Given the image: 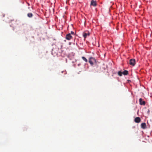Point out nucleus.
Instances as JSON below:
<instances>
[{
	"instance_id": "obj_10",
	"label": "nucleus",
	"mask_w": 152,
	"mask_h": 152,
	"mask_svg": "<svg viewBox=\"0 0 152 152\" xmlns=\"http://www.w3.org/2000/svg\"><path fill=\"white\" fill-rule=\"evenodd\" d=\"M33 16V14L31 13H29L27 14V16L29 18H31Z\"/></svg>"
},
{
	"instance_id": "obj_2",
	"label": "nucleus",
	"mask_w": 152,
	"mask_h": 152,
	"mask_svg": "<svg viewBox=\"0 0 152 152\" xmlns=\"http://www.w3.org/2000/svg\"><path fill=\"white\" fill-rule=\"evenodd\" d=\"M118 75L120 76H121L123 74L125 75H128V72L126 70H125L124 72H121V71H119L118 72Z\"/></svg>"
},
{
	"instance_id": "obj_13",
	"label": "nucleus",
	"mask_w": 152,
	"mask_h": 152,
	"mask_svg": "<svg viewBox=\"0 0 152 152\" xmlns=\"http://www.w3.org/2000/svg\"><path fill=\"white\" fill-rule=\"evenodd\" d=\"M150 112V110H148V113H149V112Z\"/></svg>"
},
{
	"instance_id": "obj_3",
	"label": "nucleus",
	"mask_w": 152,
	"mask_h": 152,
	"mask_svg": "<svg viewBox=\"0 0 152 152\" xmlns=\"http://www.w3.org/2000/svg\"><path fill=\"white\" fill-rule=\"evenodd\" d=\"M129 64L130 65L134 66L135 64V61L134 59H130L129 61Z\"/></svg>"
},
{
	"instance_id": "obj_7",
	"label": "nucleus",
	"mask_w": 152,
	"mask_h": 152,
	"mask_svg": "<svg viewBox=\"0 0 152 152\" xmlns=\"http://www.w3.org/2000/svg\"><path fill=\"white\" fill-rule=\"evenodd\" d=\"M140 104L141 105H145V102L142 100V98H140L139 99Z\"/></svg>"
},
{
	"instance_id": "obj_1",
	"label": "nucleus",
	"mask_w": 152,
	"mask_h": 152,
	"mask_svg": "<svg viewBox=\"0 0 152 152\" xmlns=\"http://www.w3.org/2000/svg\"><path fill=\"white\" fill-rule=\"evenodd\" d=\"M89 62L91 65H93L96 62V61L94 58L91 57L89 58Z\"/></svg>"
},
{
	"instance_id": "obj_17",
	"label": "nucleus",
	"mask_w": 152,
	"mask_h": 152,
	"mask_svg": "<svg viewBox=\"0 0 152 152\" xmlns=\"http://www.w3.org/2000/svg\"><path fill=\"white\" fill-rule=\"evenodd\" d=\"M133 128H135V127L134 126V127H133Z\"/></svg>"
},
{
	"instance_id": "obj_4",
	"label": "nucleus",
	"mask_w": 152,
	"mask_h": 152,
	"mask_svg": "<svg viewBox=\"0 0 152 152\" xmlns=\"http://www.w3.org/2000/svg\"><path fill=\"white\" fill-rule=\"evenodd\" d=\"M72 38V37L71 35L70 34H68L66 35V39L69 40H70Z\"/></svg>"
},
{
	"instance_id": "obj_15",
	"label": "nucleus",
	"mask_w": 152,
	"mask_h": 152,
	"mask_svg": "<svg viewBox=\"0 0 152 152\" xmlns=\"http://www.w3.org/2000/svg\"><path fill=\"white\" fill-rule=\"evenodd\" d=\"M4 15H3V17H4Z\"/></svg>"
},
{
	"instance_id": "obj_14",
	"label": "nucleus",
	"mask_w": 152,
	"mask_h": 152,
	"mask_svg": "<svg viewBox=\"0 0 152 152\" xmlns=\"http://www.w3.org/2000/svg\"><path fill=\"white\" fill-rule=\"evenodd\" d=\"M71 44V43L70 42L69 43V44L70 45Z\"/></svg>"
},
{
	"instance_id": "obj_6",
	"label": "nucleus",
	"mask_w": 152,
	"mask_h": 152,
	"mask_svg": "<svg viewBox=\"0 0 152 152\" xmlns=\"http://www.w3.org/2000/svg\"><path fill=\"white\" fill-rule=\"evenodd\" d=\"M91 5L94 7H96L97 5V4L95 1L92 0L91 1Z\"/></svg>"
},
{
	"instance_id": "obj_11",
	"label": "nucleus",
	"mask_w": 152,
	"mask_h": 152,
	"mask_svg": "<svg viewBox=\"0 0 152 152\" xmlns=\"http://www.w3.org/2000/svg\"><path fill=\"white\" fill-rule=\"evenodd\" d=\"M82 58L83 59V60L85 61L86 62H87V60L86 59V58L85 57H82Z\"/></svg>"
},
{
	"instance_id": "obj_18",
	"label": "nucleus",
	"mask_w": 152,
	"mask_h": 152,
	"mask_svg": "<svg viewBox=\"0 0 152 152\" xmlns=\"http://www.w3.org/2000/svg\"><path fill=\"white\" fill-rule=\"evenodd\" d=\"M28 4V5H29V4Z\"/></svg>"
},
{
	"instance_id": "obj_9",
	"label": "nucleus",
	"mask_w": 152,
	"mask_h": 152,
	"mask_svg": "<svg viewBox=\"0 0 152 152\" xmlns=\"http://www.w3.org/2000/svg\"><path fill=\"white\" fill-rule=\"evenodd\" d=\"M141 128L142 129H145L146 127V124L145 123H143L141 124Z\"/></svg>"
},
{
	"instance_id": "obj_16",
	"label": "nucleus",
	"mask_w": 152,
	"mask_h": 152,
	"mask_svg": "<svg viewBox=\"0 0 152 152\" xmlns=\"http://www.w3.org/2000/svg\"><path fill=\"white\" fill-rule=\"evenodd\" d=\"M64 72V71H62L61 72L62 73H63Z\"/></svg>"
},
{
	"instance_id": "obj_8",
	"label": "nucleus",
	"mask_w": 152,
	"mask_h": 152,
	"mask_svg": "<svg viewBox=\"0 0 152 152\" xmlns=\"http://www.w3.org/2000/svg\"><path fill=\"white\" fill-rule=\"evenodd\" d=\"M141 120L140 118L139 117H136L134 120V121L136 123H139L141 121Z\"/></svg>"
},
{
	"instance_id": "obj_12",
	"label": "nucleus",
	"mask_w": 152,
	"mask_h": 152,
	"mask_svg": "<svg viewBox=\"0 0 152 152\" xmlns=\"http://www.w3.org/2000/svg\"><path fill=\"white\" fill-rule=\"evenodd\" d=\"M70 34H71V35L72 34L73 35H75L74 32L72 31H71Z\"/></svg>"
},
{
	"instance_id": "obj_5",
	"label": "nucleus",
	"mask_w": 152,
	"mask_h": 152,
	"mask_svg": "<svg viewBox=\"0 0 152 152\" xmlns=\"http://www.w3.org/2000/svg\"><path fill=\"white\" fill-rule=\"evenodd\" d=\"M83 37L85 39L87 36H89L90 35L89 32L88 31L87 32V33L84 32L83 33Z\"/></svg>"
}]
</instances>
